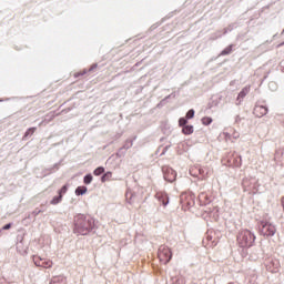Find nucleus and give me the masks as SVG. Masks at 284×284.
Here are the masks:
<instances>
[{
    "instance_id": "22",
    "label": "nucleus",
    "mask_w": 284,
    "mask_h": 284,
    "mask_svg": "<svg viewBox=\"0 0 284 284\" xmlns=\"http://www.w3.org/2000/svg\"><path fill=\"white\" fill-rule=\"evenodd\" d=\"M179 125H180L181 128L187 125V120H186L185 118H181V119L179 120Z\"/></svg>"
},
{
    "instance_id": "6",
    "label": "nucleus",
    "mask_w": 284,
    "mask_h": 284,
    "mask_svg": "<svg viewBox=\"0 0 284 284\" xmlns=\"http://www.w3.org/2000/svg\"><path fill=\"white\" fill-rule=\"evenodd\" d=\"M253 113L258 118H263L265 116V114H267V106L265 105H261V104H256L254 110H253Z\"/></svg>"
},
{
    "instance_id": "23",
    "label": "nucleus",
    "mask_w": 284,
    "mask_h": 284,
    "mask_svg": "<svg viewBox=\"0 0 284 284\" xmlns=\"http://www.w3.org/2000/svg\"><path fill=\"white\" fill-rule=\"evenodd\" d=\"M186 119H194V109L187 111Z\"/></svg>"
},
{
    "instance_id": "13",
    "label": "nucleus",
    "mask_w": 284,
    "mask_h": 284,
    "mask_svg": "<svg viewBox=\"0 0 284 284\" xmlns=\"http://www.w3.org/2000/svg\"><path fill=\"white\" fill-rule=\"evenodd\" d=\"M61 201H63V195H59V196H54L52 200H51V205H59V203H61Z\"/></svg>"
},
{
    "instance_id": "21",
    "label": "nucleus",
    "mask_w": 284,
    "mask_h": 284,
    "mask_svg": "<svg viewBox=\"0 0 284 284\" xmlns=\"http://www.w3.org/2000/svg\"><path fill=\"white\" fill-rule=\"evenodd\" d=\"M68 193V185H63L60 191L58 192V194L60 196H63V194H67Z\"/></svg>"
},
{
    "instance_id": "20",
    "label": "nucleus",
    "mask_w": 284,
    "mask_h": 284,
    "mask_svg": "<svg viewBox=\"0 0 284 284\" xmlns=\"http://www.w3.org/2000/svg\"><path fill=\"white\" fill-rule=\"evenodd\" d=\"M34 132H37V128H30L24 133V136H31L32 134H34Z\"/></svg>"
},
{
    "instance_id": "19",
    "label": "nucleus",
    "mask_w": 284,
    "mask_h": 284,
    "mask_svg": "<svg viewBox=\"0 0 284 284\" xmlns=\"http://www.w3.org/2000/svg\"><path fill=\"white\" fill-rule=\"evenodd\" d=\"M83 183L85 185H90V183H92V174H88L84 176Z\"/></svg>"
},
{
    "instance_id": "26",
    "label": "nucleus",
    "mask_w": 284,
    "mask_h": 284,
    "mask_svg": "<svg viewBox=\"0 0 284 284\" xmlns=\"http://www.w3.org/2000/svg\"><path fill=\"white\" fill-rule=\"evenodd\" d=\"M199 172H200V174H201L202 170L200 169Z\"/></svg>"
},
{
    "instance_id": "15",
    "label": "nucleus",
    "mask_w": 284,
    "mask_h": 284,
    "mask_svg": "<svg viewBox=\"0 0 284 284\" xmlns=\"http://www.w3.org/2000/svg\"><path fill=\"white\" fill-rule=\"evenodd\" d=\"M165 181H169V183H172L173 181H176V173L172 172L171 178L168 176V174L164 175Z\"/></svg>"
},
{
    "instance_id": "12",
    "label": "nucleus",
    "mask_w": 284,
    "mask_h": 284,
    "mask_svg": "<svg viewBox=\"0 0 284 284\" xmlns=\"http://www.w3.org/2000/svg\"><path fill=\"white\" fill-rule=\"evenodd\" d=\"M87 192H88V187L85 186H78L75 189L77 196H82V194H87Z\"/></svg>"
},
{
    "instance_id": "5",
    "label": "nucleus",
    "mask_w": 284,
    "mask_h": 284,
    "mask_svg": "<svg viewBox=\"0 0 284 284\" xmlns=\"http://www.w3.org/2000/svg\"><path fill=\"white\" fill-rule=\"evenodd\" d=\"M33 263L37 265V267H44L45 270H50V267L53 265L51 260L41 258L39 256L33 257Z\"/></svg>"
},
{
    "instance_id": "10",
    "label": "nucleus",
    "mask_w": 284,
    "mask_h": 284,
    "mask_svg": "<svg viewBox=\"0 0 284 284\" xmlns=\"http://www.w3.org/2000/svg\"><path fill=\"white\" fill-rule=\"evenodd\" d=\"M194 133V126L192 125H185L182 129V134H193Z\"/></svg>"
},
{
    "instance_id": "8",
    "label": "nucleus",
    "mask_w": 284,
    "mask_h": 284,
    "mask_svg": "<svg viewBox=\"0 0 284 284\" xmlns=\"http://www.w3.org/2000/svg\"><path fill=\"white\" fill-rule=\"evenodd\" d=\"M232 165H233V168H241L243 165V159L241 158V155H236L233 159Z\"/></svg>"
},
{
    "instance_id": "9",
    "label": "nucleus",
    "mask_w": 284,
    "mask_h": 284,
    "mask_svg": "<svg viewBox=\"0 0 284 284\" xmlns=\"http://www.w3.org/2000/svg\"><path fill=\"white\" fill-rule=\"evenodd\" d=\"M250 94V85L244 87L242 91L239 93L237 99H245Z\"/></svg>"
},
{
    "instance_id": "25",
    "label": "nucleus",
    "mask_w": 284,
    "mask_h": 284,
    "mask_svg": "<svg viewBox=\"0 0 284 284\" xmlns=\"http://www.w3.org/2000/svg\"><path fill=\"white\" fill-rule=\"evenodd\" d=\"M281 45H284V42H283V43H281L278 47H281Z\"/></svg>"
},
{
    "instance_id": "11",
    "label": "nucleus",
    "mask_w": 284,
    "mask_h": 284,
    "mask_svg": "<svg viewBox=\"0 0 284 284\" xmlns=\"http://www.w3.org/2000/svg\"><path fill=\"white\" fill-rule=\"evenodd\" d=\"M51 284H68V282L65 281L64 277L57 276V277H53Z\"/></svg>"
},
{
    "instance_id": "14",
    "label": "nucleus",
    "mask_w": 284,
    "mask_h": 284,
    "mask_svg": "<svg viewBox=\"0 0 284 284\" xmlns=\"http://www.w3.org/2000/svg\"><path fill=\"white\" fill-rule=\"evenodd\" d=\"M103 172H105V169L103 166H99L98 169H95L93 171L94 176H101V174H103Z\"/></svg>"
},
{
    "instance_id": "7",
    "label": "nucleus",
    "mask_w": 284,
    "mask_h": 284,
    "mask_svg": "<svg viewBox=\"0 0 284 284\" xmlns=\"http://www.w3.org/2000/svg\"><path fill=\"white\" fill-rule=\"evenodd\" d=\"M156 199L158 201H160V203H162V205H168V203H170V197L168 196L166 193H156Z\"/></svg>"
},
{
    "instance_id": "24",
    "label": "nucleus",
    "mask_w": 284,
    "mask_h": 284,
    "mask_svg": "<svg viewBox=\"0 0 284 284\" xmlns=\"http://www.w3.org/2000/svg\"><path fill=\"white\" fill-rule=\"evenodd\" d=\"M10 227H12V224H7L2 227V230H10Z\"/></svg>"
},
{
    "instance_id": "2",
    "label": "nucleus",
    "mask_w": 284,
    "mask_h": 284,
    "mask_svg": "<svg viewBox=\"0 0 284 284\" xmlns=\"http://www.w3.org/2000/svg\"><path fill=\"white\" fill-rule=\"evenodd\" d=\"M254 241H256V236L253 235L250 230H242L237 235V244L240 247H252L254 245Z\"/></svg>"
},
{
    "instance_id": "17",
    "label": "nucleus",
    "mask_w": 284,
    "mask_h": 284,
    "mask_svg": "<svg viewBox=\"0 0 284 284\" xmlns=\"http://www.w3.org/2000/svg\"><path fill=\"white\" fill-rule=\"evenodd\" d=\"M112 179V172H106L102 178L101 181L102 183H105V181H110Z\"/></svg>"
},
{
    "instance_id": "16",
    "label": "nucleus",
    "mask_w": 284,
    "mask_h": 284,
    "mask_svg": "<svg viewBox=\"0 0 284 284\" xmlns=\"http://www.w3.org/2000/svg\"><path fill=\"white\" fill-rule=\"evenodd\" d=\"M232 45H229V47H226L222 52H221V54H222V57H225V55H227V54H232Z\"/></svg>"
},
{
    "instance_id": "1",
    "label": "nucleus",
    "mask_w": 284,
    "mask_h": 284,
    "mask_svg": "<svg viewBox=\"0 0 284 284\" xmlns=\"http://www.w3.org/2000/svg\"><path fill=\"white\" fill-rule=\"evenodd\" d=\"M92 230H94V220L92 217L83 214L75 215L73 229L75 234L85 236L87 234H90Z\"/></svg>"
},
{
    "instance_id": "4",
    "label": "nucleus",
    "mask_w": 284,
    "mask_h": 284,
    "mask_svg": "<svg viewBox=\"0 0 284 284\" xmlns=\"http://www.w3.org/2000/svg\"><path fill=\"white\" fill-rule=\"evenodd\" d=\"M158 257L163 265H168L172 261V250L166 245L160 246Z\"/></svg>"
},
{
    "instance_id": "3",
    "label": "nucleus",
    "mask_w": 284,
    "mask_h": 284,
    "mask_svg": "<svg viewBox=\"0 0 284 284\" xmlns=\"http://www.w3.org/2000/svg\"><path fill=\"white\" fill-rule=\"evenodd\" d=\"M260 234L262 236H274L276 234V226L268 221H261Z\"/></svg>"
},
{
    "instance_id": "18",
    "label": "nucleus",
    "mask_w": 284,
    "mask_h": 284,
    "mask_svg": "<svg viewBox=\"0 0 284 284\" xmlns=\"http://www.w3.org/2000/svg\"><path fill=\"white\" fill-rule=\"evenodd\" d=\"M211 123H212V118H210V116L202 118L203 125H210Z\"/></svg>"
}]
</instances>
